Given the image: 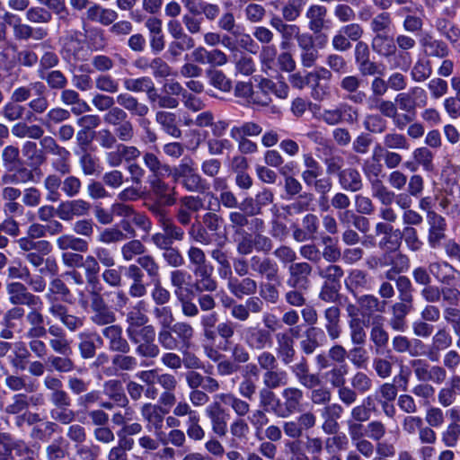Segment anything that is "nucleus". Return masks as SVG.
<instances>
[{"instance_id":"26","label":"nucleus","mask_w":460,"mask_h":460,"mask_svg":"<svg viewBox=\"0 0 460 460\" xmlns=\"http://www.w3.org/2000/svg\"><path fill=\"white\" fill-rule=\"evenodd\" d=\"M214 267L211 265L193 269L196 277L194 288L199 292H213L217 288V281L213 279Z\"/></svg>"},{"instance_id":"53","label":"nucleus","mask_w":460,"mask_h":460,"mask_svg":"<svg viewBox=\"0 0 460 460\" xmlns=\"http://www.w3.org/2000/svg\"><path fill=\"white\" fill-rule=\"evenodd\" d=\"M103 393L121 407H126L128 403L121 383L119 380L112 379L105 382Z\"/></svg>"},{"instance_id":"33","label":"nucleus","mask_w":460,"mask_h":460,"mask_svg":"<svg viewBox=\"0 0 460 460\" xmlns=\"http://www.w3.org/2000/svg\"><path fill=\"white\" fill-rule=\"evenodd\" d=\"M86 17L92 22L109 26L118 19L119 14L113 9L104 8L100 4H94L87 9Z\"/></svg>"},{"instance_id":"15","label":"nucleus","mask_w":460,"mask_h":460,"mask_svg":"<svg viewBox=\"0 0 460 460\" xmlns=\"http://www.w3.org/2000/svg\"><path fill=\"white\" fill-rule=\"evenodd\" d=\"M369 57L368 45L362 40L358 41L354 48V58L358 70L363 75H373L377 73V66L370 60Z\"/></svg>"},{"instance_id":"23","label":"nucleus","mask_w":460,"mask_h":460,"mask_svg":"<svg viewBox=\"0 0 460 460\" xmlns=\"http://www.w3.org/2000/svg\"><path fill=\"white\" fill-rule=\"evenodd\" d=\"M249 265L252 270L261 276H265L269 281L278 279L279 267L270 258L254 255L250 259Z\"/></svg>"},{"instance_id":"49","label":"nucleus","mask_w":460,"mask_h":460,"mask_svg":"<svg viewBox=\"0 0 460 460\" xmlns=\"http://www.w3.org/2000/svg\"><path fill=\"white\" fill-rule=\"evenodd\" d=\"M31 91L36 94L41 95L46 92L45 84L40 81L31 83L27 86H20L13 90L11 100L18 103L26 102L31 96Z\"/></svg>"},{"instance_id":"60","label":"nucleus","mask_w":460,"mask_h":460,"mask_svg":"<svg viewBox=\"0 0 460 460\" xmlns=\"http://www.w3.org/2000/svg\"><path fill=\"white\" fill-rule=\"evenodd\" d=\"M190 279V274L183 270H175L171 272L170 280L177 297H181L184 295V291L188 290Z\"/></svg>"},{"instance_id":"41","label":"nucleus","mask_w":460,"mask_h":460,"mask_svg":"<svg viewBox=\"0 0 460 460\" xmlns=\"http://www.w3.org/2000/svg\"><path fill=\"white\" fill-rule=\"evenodd\" d=\"M71 117V113L68 110L61 107H54L47 111L45 116L41 119V125L46 129L53 133V129L57 125L68 120Z\"/></svg>"},{"instance_id":"14","label":"nucleus","mask_w":460,"mask_h":460,"mask_svg":"<svg viewBox=\"0 0 460 460\" xmlns=\"http://www.w3.org/2000/svg\"><path fill=\"white\" fill-rule=\"evenodd\" d=\"M412 161H407L404 166L411 172H415L421 167L425 172H432L435 169L434 154L426 146L415 148L411 154Z\"/></svg>"},{"instance_id":"5","label":"nucleus","mask_w":460,"mask_h":460,"mask_svg":"<svg viewBox=\"0 0 460 460\" xmlns=\"http://www.w3.org/2000/svg\"><path fill=\"white\" fill-rule=\"evenodd\" d=\"M140 412L146 423V429L153 432L157 438L164 432V416L168 413V410L161 405L147 402L142 405Z\"/></svg>"},{"instance_id":"38","label":"nucleus","mask_w":460,"mask_h":460,"mask_svg":"<svg viewBox=\"0 0 460 460\" xmlns=\"http://www.w3.org/2000/svg\"><path fill=\"white\" fill-rule=\"evenodd\" d=\"M371 46L373 50L379 56L391 60L393 55L396 54L394 40L386 34L375 35Z\"/></svg>"},{"instance_id":"52","label":"nucleus","mask_w":460,"mask_h":460,"mask_svg":"<svg viewBox=\"0 0 460 460\" xmlns=\"http://www.w3.org/2000/svg\"><path fill=\"white\" fill-rule=\"evenodd\" d=\"M57 246L60 250H74L78 252H84L88 250L87 241L76 237L73 234H62L56 240Z\"/></svg>"},{"instance_id":"28","label":"nucleus","mask_w":460,"mask_h":460,"mask_svg":"<svg viewBox=\"0 0 460 460\" xmlns=\"http://www.w3.org/2000/svg\"><path fill=\"white\" fill-rule=\"evenodd\" d=\"M102 335L109 341V348L113 351L127 353L129 351L128 341L122 337V329L119 325L110 324L102 331Z\"/></svg>"},{"instance_id":"31","label":"nucleus","mask_w":460,"mask_h":460,"mask_svg":"<svg viewBox=\"0 0 460 460\" xmlns=\"http://www.w3.org/2000/svg\"><path fill=\"white\" fill-rule=\"evenodd\" d=\"M326 341L324 332L318 327H310L305 332V338L300 341V348L306 355H311L314 350L323 346Z\"/></svg>"},{"instance_id":"63","label":"nucleus","mask_w":460,"mask_h":460,"mask_svg":"<svg viewBox=\"0 0 460 460\" xmlns=\"http://www.w3.org/2000/svg\"><path fill=\"white\" fill-rule=\"evenodd\" d=\"M146 252V246L144 243L137 239L132 238L126 242L120 248V253L124 261H131L137 256L144 255Z\"/></svg>"},{"instance_id":"48","label":"nucleus","mask_w":460,"mask_h":460,"mask_svg":"<svg viewBox=\"0 0 460 460\" xmlns=\"http://www.w3.org/2000/svg\"><path fill=\"white\" fill-rule=\"evenodd\" d=\"M11 352L12 354L8 357L10 365L17 370L23 371L30 357V350L22 341H17L13 342Z\"/></svg>"},{"instance_id":"58","label":"nucleus","mask_w":460,"mask_h":460,"mask_svg":"<svg viewBox=\"0 0 460 460\" xmlns=\"http://www.w3.org/2000/svg\"><path fill=\"white\" fill-rule=\"evenodd\" d=\"M28 376L23 375L7 374L4 378L5 386L13 392L25 391L31 393L35 390L32 383L27 382Z\"/></svg>"},{"instance_id":"59","label":"nucleus","mask_w":460,"mask_h":460,"mask_svg":"<svg viewBox=\"0 0 460 460\" xmlns=\"http://www.w3.org/2000/svg\"><path fill=\"white\" fill-rule=\"evenodd\" d=\"M262 379L265 387L276 389L288 383V375L285 370L274 368L265 371Z\"/></svg>"},{"instance_id":"61","label":"nucleus","mask_w":460,"mask_h":460,"mask_svg":"<svg viewBox=\"0 0 460 460\" xmlns=\"http://www.w3.org/2000/svg\"><path fill=\"white\" fill-rule=\"evenodd\" d=\"M123 87L130 93H145L153 88V80L149 76H141L137 78L126 77L122 80Z\"/></svg>"},{"instance_id":"45","label":"nucleus","mask_w":460,"mask_h":460,"mask_svg":"<svg viewBox=\"0 0 460 460\" xmlns=\"http://www.w3.org/2000/svg\"><path fill=\"white\" fill-rule=\"evenodd\" d=\"M358 304L361 308V316L364 320H368L376 312H383L385 309V302H380L377 297L373 295H364L358 298Z\"/></svg>"},{"instance_id":"11","label":"nucleus","mask_w":460,"mask_h":460,"mask_svg":"<svg viewBox=\"0 0 460 460\" xmlns=\"http://www.w3.org/2000/svg\"><path fill=\"white\" fill-rule=\"evenodd\" d=\"M243 340L252 349L262 350L272 346V336L270 331L250 326L244 330Z\"/></svg>"},{"instance_id":"36","label":"nucleus","mask_w":460,"mask_h":460,"mask_svg":"<svg viewBox=\"0 0 460 460\" xmlns=\"http://www.w3.org/2000/svg\"><path fill=\"white\" fill-rule=\"evenodd\" d=\"M214 399L219 400L225 405L230 406L237 418H243L250 412V404L232 393L217 394Z\"/></svg>"},{"instance_id":"30","label":"nucleus","mask_w":460,"mask_h":460,"mask_svg":"<svg viewBox=\"0 0 460 460\" xmlns=\"http://www.w3.org/2000/svg\"><path fill=\"white\" fill-rule=\"evenodd\" d=\"M49 313L59 320L70 332H75L84 325V318L68 314L66 305L49 307Z\"/></svg>"},{"instance_id":"16","label":"nucleus","mask_w":460,"mask_h":460,"mask_svg":"<svg viewBox=\"0 0 460 460\" xmlns=\"http://www.w3.org/2000/svg\"><path fill=\"white\" fill-rule=\"evenodd\" d=\"M149 185L154 195L164 206H172L176 203L175 187H171L163 177H150Z\"/></svg>"},{"instance_id":"51","label":"nucleus","mask_w":460,"mask_h":460,"mask_svg":"<svg viewBox=\"0 0 460 460\" xmlns=\"http://www.w3.org/2000/svg\"><path fill=\"white\" fill-rule=\"evenodd\" d=\"M172 332H173L176 341L180 348L190 347V341L194 337V329L193 327L186 323V322H177L173 323L172 326Z\"/></svg>"},{"instance_id":"43","label":"nucleus","mask_w":460,"mask_h":460,"mask_svg":"<svg viewBox=\"0 0 460 460\" xmlns=\"http://www.w3.org/2000/svg\"><path fill=\"white\" fill-rule=\"evenodd\" d=\"M339 181L342 189L356 192L362 189L363 182L360 173L358 170L348 168L339 173Z\"/></svg>"},{"instance_id":"17","label":"nucleus","mask_w":460,"mask_h":460,"mask_svg":"<svg viewBox=\"0 0 460 460\" xmlns=\"http://www.w3.org/2000/svg\"><path fill=\"white\" fill-rule=\"evenodd\" d=\"M426 218L429 225L428 243L431 247H436L445 238L446 219L438 213H430Z\"/></svg>"},{"instance_id":"40","label":"nucleus","mask_w":460,"mask_h":460,"mask_svg":"<svg viewBox=\"0 0 460 460\" xmlns=\"http://www.w3.org/2000/svg\"><path fill=\"white\" fill-rule=\"evenodd\" d=\"M429 271L438 282L443 284H450L456 280V275L458 274V271L446 261L430 263Z\"/></svg>"},{"instance_id":"19","label":"nucleus","mask_w":460,"mask_h":460,"mask_svg":"<svg viewBox=\"0 0 460 460\" xmlns=\"http://www.w3.org/2000/svg\"><path fill=\"white\" fill-rule=\"evenodd\" d=\"M289 278L288 285L293 288H305L312 267L307 262L291 263L288 267Z\"/></svg>"},{"instance_id":"10","label":"nucleus","mask_w":460,"mask_h":460,"mask_svg":"<svg viewBox=\"0 0 460 460\" xmlns=\"http://www.w3.org/2000/svg\"><path fill=\"white\" fill-rule=\"evenodd\" d=\"M281 397L283 398V407L276 411L277 416L287 418L300 411L304 399V393L301 389L287 387L282 390Z\"/></svg>"},{"instance_id":"27","label":"nucleus","mask_w":460,"mask_h":460,"mask_svg":"<svg viewBox=\"0 0 460 460\" xmlns=\"http://www.w3.org/2000/svg\"><path fill=\"white\" fill-rule=\"evenodd\" d=\"M146 304L144 301H138L134 306L128 308L126 314V323L128 324L126 332L128 331H137L142 327L146 326L148 317L146 314Z\"/></svg>"},{"instance_id":"1","label":"nucleus","mask_w":460,"mask_h":460,"mask_svg":"<svg viewBox=\"0 0 460 460\" xmlns=\"http://www.w3.org/2000/svg\"><path fill=\"white\" fill-rule=\"evenodd\" d=\"M129 341L136 345L135 352L140 357L155 358L159 353V347L155 343V330L153 325H146L137 331H128Z\"/></svg>"},{"instance_id":"18","label":"nucleus","mask_w":460,"mask_h":460,"mask_svg":"<svg viewBox=\"0 0 460 460\" xmlns=\"http://www.w3.org/2000/svg\"><path fill=\"white\" fill-rule=\"evenodd\" d=\"M1 181L4 185H20L34 181L32 170L22 164L14 165L7 170L2 175Z\"/></svg>"},{"instance_id":"21","label":"nucleus","mask_w":460,"mask_h":460,"mask_svg":"<svg viewBox=\"0 0 460 460\" xmlns=\"http://www.w3.org/2000/svg\"><path fill=\"white\" fill-rule=\"evenodd\" d=\"M116 102L126 112L132 116L143 118L149 113V108L146 103L140 102L138 99L129 93H120L116 96Z\"/></svg>"},{"instance_id":"25","label":"nucleus","mask_w":460,"mask_h":460,"mask_svg":"<svg viewBox=\"0 0 460 460\" xmlns=\"http://www.w3.org/2000/svg\"><path fill=\"white\" fill-rule=\"evenodd\" d=\"M379 111L383 116L392 119L394 125L401 130L413 120L411 115L400 114L395 102L390 100L382 101Z\"/></svg>"},{"instance_id":"2","label":"nucleus","mask_w":460,"mask_h":460,"mask_svg":"<svg viewBox=\"0 0 460 460\" xmlns=\"http://www.w3.org/2000/svg\"><path fill=\"white\" fill-rule=\"evenodd\" d=\"M358 110L348 102H340L335 106L325 108L318 119L328 126L340 124L353 125L358 121Z\"/></svg>"},{"instance_id":"22","label":"nucleus","mask_w":460,"mask_h":460,"mask_svg":"<svg viewBox=\"0 0 460 460\" xmlns=\"http://www.w3.org/2000/svg\"><path fill=\"white\" fill-rule=\"evenodd\" d=\"M71 292L63 280L60 279H54L49 285L48 291L45 295L49 307L56 305H64L59 300L63 302H69Z\"/></svg>"},{"instance_id":"9","label":"nucleus","mask_w":460,"mask_h":460,"mask_svg":"<svg viewBox=\"0 0 460 460\" xmlns=\"http://www.w3.org/2000/svg\"><path fill=\"white\" fill-rule=\"evenodd\" d=\"M60 53L65 61L68 63H75L84 59V41L79 38L77 32L66 35L61 39Z\"/></svg>"},{"instance_id":"54","label":"nucleus","mask_w":460,"mask_h":460,"mask_svg":"<svg viewBox=\"0 0 460 460\" xmlns=\"http://www.w3.org/2000/svg\"><path fill=\"white\" fill-rule=\"evenodd\" d=\"M370 341L374 343L375 353L383 355L389 341L388 332L381 324L374 323L370 331Z\"/></svg>"},{"instance_id":"50","label":"nucleus","mask_w":460,"mask_h":460,"mask_svg":"<svg viewBox=\"0 0 460 460\" xmlns=\"http://www.w3.org/2000/svg\"><path fill=\"white\" fill-rule=\"evenodd\" d=\"M22 153L31 166H40L47 160L43 151L38 148L37 143L33 141H25L22 147Z\"/></svg>"},{"instance_id":"4","label":"nucleus","mask_w":460,"mask_h":460,"mask_svg":"<svg viewBox=\"0 0 460 460\" xmlns=\"http://www.w3.org/2000/svg\"><path fill=\"white\" fill-rule=\"evenodd\" d=\"M363 34L364 29L358 23L342 25L333 35L332 46L336 51L345 52L351 49V41H360Z\"/></svg>"},{"instance_id":"20","label":"nucleus","mask_w":460,"mask_h":460,"mask_svg":"<svg viewBox=\"0 0 460 460\" xmlns=\"http://www.w3.org/2000/svg\"><path fill=\"white\" fill-rule=\"evenodd\" d=\"M290 369L297 381L305 388L313 389L321 383L320 377L316 374L310 373L309 365L305 358L291 366Z\"/></svg>"},{"instance_id":"8","label":"nucleus","mask_w":460,"mask_h":460,"mask_svg":"<svg viewBox=\"0 0 460 460\" xmlns=\"http://www.w3.org/2000/svg\"><path fill=\"white\" fill-rule=\"evenodd\" d=\"M9 302L13 305H27L29 307H42L40 296L30 293L21 282H12L6 286Z\"/></svg>"},{"instance_id":"12","label":"nucleus","mask_w":460,"mask_h":460,"mask_svg":"<svg viewBox=\"0 0 460 460\" xmlns=\"http://www.w3.org/2000/svg\"><path fill=\"white\" fill-rule=\"evenodd\" d=\"M91 205L84 199H72L62 201L57 210V216L64 221H70L75 217L86 215L90 210Z\"/></svg>"},{"instance_id":"57","label":"nucleus","mask_w":460,"mask_h":460,"mask_svg":"<svg viewBox=\"0 0 460 460\" xmlns=\"http://www.w3.org/2000/svg\"><path fill=\"white\" fill-rule=\"evenodd\" d=\"M381 157L384 158L385 164L389 169L396 168L402 160V157L400 154L385 149L383 146L377 144L373 149V159L378 162Z\"/></svg>"},{"instance_id":"3","label":"nucleus","mask_w":460,"mask_h":460,"mask_svg":"<svg viewBox=\"0 0 460 460\" xmlns=\"http://www.w3.org/2000/svg\"><path fill=\"white\" fill-rule=\"evenodd\" d=\"M90 296L91 322L99 326L113 323L116 321L115 313L106 304L100 290L93 289Z\"/></svg>"},{"instance_id":"56","label":"nucleus","mask_w":460,"mask_h":460,"mask_svg":"<svg viewBox=\"0 0 460 460\" xmlns=\"http://www.w3.org/2000/svg\"><path fill=\"white\" fill-rule=\"evenodd\" d=\"M349 373V367L346 364L332 367L323 374L326 383L334 388H339L346 384V376Z\"/></svg>"},{"instance_id":"46","label":"nucleus","mask_w":460,"mask_h":460,"mask_svg":"<svg viewBox=\"0 0 460 460\" xmlns=\"http://www.w3.org/2000/svg\"><path fill=\"white\" fill-rule=\"evenodd\" d=\"M49 155H55L56 158L51 161V167L57 172L66 175L71 172L70 152L64 146H58Z\"/></svg>"},{"instance_id":"29","label":"nucleus","mask_w":460,"mask_h":460,"mask_svg":"<svg viewBox=\"0 0 460 460\" xmlns=\"http://www.w3.org/2000/svg\"><path fill=\"white\" fill-rule=\"evenodd\" d=\"M412 308V303L400 301L392 306V317L389 320L391 328L397 332H404L407 328L406 316Z\"/></svg>"},{"instance_id":"55","label":"nucleus","mask_w":460,"mask_h":460,"mask_svg":"<svg viewBox=\"0 0 460 460\" xmlns=\"http://www.w3.org/2000/svg\"><path fill=\"white\" fill-rule=\"evenodd\" d=\"M371 193L384 206H389L394 201L395 193L390 190L379 179L371 180Z\"/></svg>"},{"instance_id":"7","label":"nucleus","mask_w":460,"mask_h":460,"mask_svg":"<svg viewBox=\"0 0 460 460\" xmlns=\"http://www.w3.org/2000/svg\"><path fill=\"white\" fill-rule=\"evenodd\" d=\"M420 101L422 105L426 104L427 94L423 88L414 86L407 92L400 93L395 96L394 102L397 108L402 111L403 114L411 115L414 119V114Z\"/></svg>"},{"instance_id":"6","label":"nucleus","mask_w":460,"mask_h":460,"mask_svg":"<svg viewBox=\"0 0 460 460\" xmlns=\"http://www.w3.org/2000/svg\"><path fill=\"white\" fill-rule=\"evenodd\" d=\"M205 414L209 419L212 432L219 438L227 433L229 413L222 407L219 400H215L205 409Z\"/></svg>"},{"instance_id":"64","label":"nucleus","mask_w":460,"mask_h":460,"mask_svg":"<svg viewBox=\"0 0 460 460\" xmlns=\"http://www.w3.org/2000/svg\"><path fill=\"white\" fill-rule=\"evenodd\" d=\"M180 183L189 192L205 193L208 189L206 180L196 171L182 179Z\"/></svg>"},{"instance_id":"47","label":"nucleus","mask_w":460,"mask_h":460,"mask_svg":"<svg viewBox=\"0 0 460 460\" xmlns=\"http://www.w3.org/2000/svg\"><path fill=\"white\" fill-rule=\"evenodd\" d=\"M43 126L38 124H27L26 122H18L12 128V134L18 138L40 139L44 135Z\"/></svg>"},{"instance_id":"34","label":"nucleus","mask_w":460,"mask_h":460,"mask_svg":"<svg viewBox=\"0 0 460 460\" xmlns=\"http://www.w3.org/2000/svg\"><path fill=\"white\" fill-rule=\"evenodd\" d=\"M460 394V376L454 375L448 381V385L442 387L438 393V402L443 407L452 405L456 396Z\"/></svg>"},{"instance_id":"37","label":"nucleus","mask_w":460,"mask_h":460,"mask_svg":"<svg viewBox=\"0 0 460 460\" xmlns=\"http://www.w3.org/2000/svg\"><path fill=\"white\" fill-rule=\"evenodd\" d=\"M323 315L326 321L324 327L328 336L332 341L339 339L341 333L340 308L335 305L330 306L325 309Z\"/></svg>"},{"instance_id":"24","label":"nucleus","mask_w":460,"mask_h":460,"mask_svg":"<svg viewBox=\"0 0 460 460\" xmlns=\"http://www.w3.org/2000/svg\"><path fill=\"white\" fill-rule=\"evenodd\" d=\"M277 355L281 362L288 366L294 361L296 356L294 339L286 332H279L276 335Z\"/></svg>"},{"instance_id":"44","label":"nucleus","mask_w":460,"mask_h":460,"mask_svg":"<svg viewBox=\"0 0 460 460\" xmlns=\"http://www.w3.org/2000/svg\"><path fill=\"white\" fill-rule=\"evenodd\" d=\"M155 121L162 129L172 137L180 138L181 130L176 123V115L172 112L160 111L155 113Z\"/></svg>"},{"instance_id":"32","label":"nucleus","mask_w":460,"mask_h":460,"mask_svg":"<svg viewBox=\"0 0 460 460\" xmlns=\"http://www.w3.org/2000/svg\"><path fill=\"white\" fill-rule=\"evenodd\" d=\"M420 45L422 47L425 54L429 57L443 58L448 55L447 44L435 39L431 34L426 33L420 39Z\"/></svg>"},{"instance_id":"35","label":"nucleus","mask_w":460,"mask_h":460,"mask_svg":"<svg viewBox=\"0 0 460 460\" xmlns=\"http://www.w3.org/2000/svg\"><path fill=\"white\" fill-rule=\"evenodd\" d=\"M327 8L321 4H312L308 7L305 17L308 19V28L314 33L321 32L325 27Z\"/></svg>"},{"instance_id":"62","label":"nucleus","mask_w":460,"mask_h":460,"mask_svg":"<svg viewBox=\"0 0 460 460\" xmlns=\"http://www.w3.org/2000/svg\"><path fill=\"white\" fill-rule=\"evenodd\" d=\"M79 164L85 176L99 175L102 172L99 158L88 152L81 155Z\"/></svg>"},{"instance_id":"13","label":"nucleus","mask_w":460,"mask_h":460,"mask_svg":"<svg viewBox=\"0 0 460 460\" xmlns=\"http://www.w3.org/2000/svg\"><path fill=\"white\" fill-rule=\"evenodd\" d=\"M270 25L280 34V47L282 49H288L290 42L293 40H296L301 32L299 26L287 23L278 15H272L270 20Z\"/></svg>"},{"instance_id":"42","label":"nucleus","mask_w":460,"mask_h":460,"mask_svg":"<svg viewBox=\"0 0 460 460\" xmlns=\"http://www.w3.org/2000/svg\"><path fill=\"white\" fill-rule=\"evenodd\" d=\"M143 163L151 172L150 177H164L171 172V166L163 163L159 157L152 152H145Z\"/></svg>"},{"instance_id":"39","label":"nucleus","mask_w":460,"mask_h":460,"mask_svg":"<svg viewBox=\"0 0 460 460\" xmlns=\"http://www.w3.org/2000/svg\"><path fill=\"white\" fill-rule=\"evenodd\" d=\"M257 288V282L251 278L239 279L235 277L234 279H232L230 284H227V288L230 293L237 298H243L244 296L255 294Z\"/></svg>"}]
</instances>
